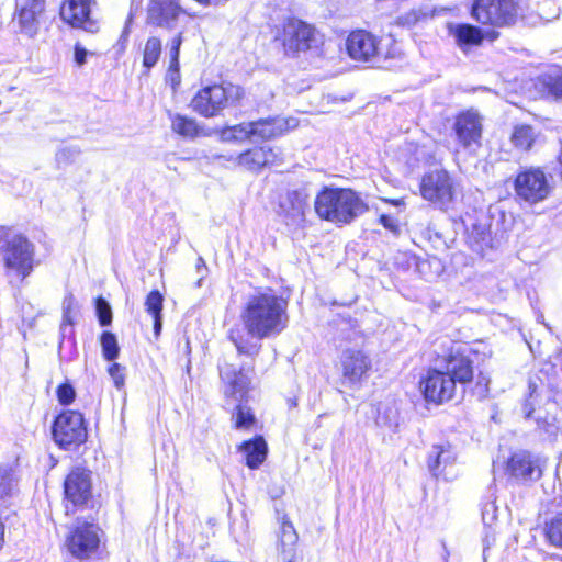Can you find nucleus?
<instances>
[{
    "label": "nucleus",
    "mask_w": 562,
    "mask_h": 562,
    "mask_svg": "<svg viewBox=\"0 0 562 562\" xmlns=\"http://www.w3.org/2000/svg\"><path fill=\"white\" fill-rule=\"evenodd\" d=\"M289 302L271 288H258L247 296L241 312L246 330L259 338H274L289 324Z\"/></svg>",
    "instance_id": "1"
},
{
    "label": "nucleus",
    "mask_w": 562,
    "mask_h": 562,
    "mask_svg": "<svg viewBox=\"0 0 562 562\" xmlns=\"http://www.w3.org/2000/svg\"><path fill=\"white\" fill-rule=\"evenodd\" d=\"M314 210L319 218L342 226L363 215L369 207L351 189L324 187L315 198Z\"/></svg>",
    "instance_id": "2"
},
{
    "label": "nucleus",
    "mask_w": 562,
    "mask_h": 562,
    "mask_svg": "<svg viewBox=\"0 0 562 562\" xmlns=\"http://www.w3.org/2000/svg\"><path fill=\"white\" fill-rule=\"evenodd\" d=\"M471 16L483 25L495 27L533 22L528 0H474Z\"/></svg>",
    "instance_id": "3"
},
{
    "label": "nucleus",
    "mask_w": 562,
    "mask_h": 562,
    "mask_svg": "<svg viewBox=\"0 0 562 562\" xmlns=\"http://www.w3.org/2000/svg\"><path fill=\"white\" fill-rule=\"evenodd\" d=\"M35 247L26 236L0 226V261L5 274L22 280L31 274L34 267Z\"/></svg>",
    "instance_id": "4"
},
{
    "label": "nucleus",
    "mask_w": 562,
    "mask_h": 562,
    "mask_svg": "<svg viewBox=\"0 0 562 562\" xmlns=\"http://www.w3.org/2000/svg\"><path fill=\"white\" fill-rule=\"evenodd\" d=\"M250 372V368L241 367L236 370L232 364H225L220 369L221 379L225 383V396L237 403L232 415L236 429H250L257 422L254 412L247 405Z\"/></svg>",
    "instance_id": "5"
},
{
    "label": "nucleus",
    "mask_w": 562,
    "mask_h": 562,
    "mask_svg": "<svg viewBox=\"0 0 562 562\" xmlns=\"http://www.w3.org/2000/svg\"><path fill=\"white\" fill-rule=\"evenodd\" d=\"M346 48L350 58L358 61L379 64L381 60L396 57V47L393 38H378L364 30L351 32L346 40Z\"/></svg>",
    "instance_id": "6"
},
{
    "label": "nucleus",
    "mask_w": 562,
    "mask_h": 562,
    "mask_svg": "<svg viewBox=\"0 0 562 562\" xmlns=\"http://www.w3.org/2000/svg\"><path fill=\"white\" fill-rule=\"evenodd\" d=\"M243 97L244 90L238 86L212 85L198 91L191 101V106L200 115L213 117L218 115L229 102H236Z\"/></svg>",
    "instance_id": "7"
},
{
    "label": "nucleus",
    "mask_w": 562,
    "mask_h": 562,
    "mask_svg": "<svg viewBox=\"0 0 562 562\" xmlns=\"http://www.w3.org/2000/svg\"><path fill=\"white\" fill-rule=\"evenodd\" d=\"M420 195L439 210L447 211L456 198L453 179L448 171L436 169L426 172L419 183Z\"/></svg>",
    "instance_id": "8"
},
{
    "label": "nucleus",
    "mask_w": 562,
    "mask_h": 562,
    "mask_svg": "<svg viewBox=\"0 0 562 562\" xmlns=\"http://www.w3.org/2000/svg\"><path fill=\"white\" fill-rule=\"evenodd\" d=\"M55 443L64 450H74L87 440V427L83 415L77 411L59 414L52 427Z\"/></svg>",
    "instance_id": "9"
},
{
    "label": "nucleus",
    "mask_w": 562,
    "mask_h": 562,
    "mask_svg": "<svg viewBox=\"0 0 562 562\" xmlns=\"http://www.w3.org/2000/svg\"><path fill=\"white\" fill-rule=\"evenodd\" d=\"M514 189L518 199L529 204H536L549 196L552 187L542 169L530 167L517 173Z\"/></svg>",
    "instance_id": "10"
},
{
    "label": "nucleus",
    "mask_w": 562,
    "mask_h": 562,
    "mask_svg": "<svg viewBox=\"0 0 562 562\" xmlns=\"http://www.w3.org/2000/svg\"><path fill=\"white\" fill-rule=\"evenodd\" d=\"M308 201L310 193L305 187L288 191L280 200L278 215L290 229L296 231L304 226Z\"/></svg>",
    "instance_id": "11"
},
{
    "label": "nucleus",
    "mask_w": 562,
    "mask_h": 562,
    "mask_svg": "<svg viewBox=\"0 0 562 562\" xmlns=\"http://www.w3.org/2000/svg\"><path fill=\"white\" fill-rule=\"evenodd\" d=\"M99 546V528L90 522H78L66 539L69 553L80 560L91 558Z\"/></svg>",
    "instance_id": "12"
},
{
    "label": "nucleus",
    "mask_w": 562,
    "mask_h": 562,
    "mask_svg": "<svg viewBox=\"0 0 562 562\" xmlns=\"http://www.w3.org/2000/svg\"><path fill=\"white\" fill-rule=\"evenodd\" d=\"M420 391L427 402L441 404L453 397L457 385L454 380L441 370H428L419 383Z\"/></svg>",
    "instance_id": "13"
},
{
    "label": "nucleus",
    "mask_w": 562,
    "mask_h": 562,
    "mask_svg": "<svg viewBox=\"0 0 562 562\" xmlns=\"http://www.w3.org/2000/svg\"><path fill=\"white\" fill-rule=\"evenodd\" d=\"M340 370L342 373V384H360L371 369V359L362 350L348 348L345 349L339 358Z\"/></svg>",
    "instance_id": "14"
},
{
    "label": "nucleus",
    "mask_w": 562,
    "mask_h": 562,
    "mask_svg": "<svg viewBox=\"0 0 562 562\" xmlns=\"http://www.w3.org/2000/svg\"><path fill=\"white\" fill-rule=\"evenodd\" d=\"M317 34L315 29L297 19L289 20L283 30V46L289 54L306 50L316 46Z\"/></svg>",
    "instance_id": "15"
},
{
    "label": "nucleus",
    "mask_w": 562,
    "mask_h": 562,
    "mask_svg": "<svg viewBox=\"0 0 562 562\" xmlns=\"http://www.w3.org/2000/svg\"><path fill=\"white\" fill-rule=\"evenodd\" d=\"M446 342L449 345L447 348V352L439 355L438 358H441L446 363V374H449L453 380L454 384H465L472 381L473 379V367L471 359L464 355L461 350L460 345H456L451 340L442 341L441 346L445 347Z\"/></svg>",
    "instance_id": "16"
},
{
    "label": "nucleus",
    "mask_w": 562,
    "mask_h": 562,
    "mask_svg": "<svg viewBox=\"0 0 562 562\" xmlns=\"http://www.w3.org/2000/svg\"><path fill=\"white\" fill-rule=\"evenodd\" d=\"M453 130L459 144L467 150H475L481 146L482 121L480 115L468 110L460 113L454 121Z\"/></svg>",
    "instance_id": "17"
},
{
    "label": "nucleus",
    "mask_w": 562,
    "mask_h": 562,
    "mask_svg": "<svg viewBox=\"0 0 562 562\" xmlns=\"http://www.w3.org/2000/svg\"><path fill=\"white\" fill-rule=\"evenodd\" d=\"M183 9L178 0H150L147 5L146 23L165 30L176 29Z\"/></svg>",
    "instance_id": "18"
},
{
    "label": "nucleus",
    "mask_w": 562,
    "mask_h": 562,
    "mask_svg": "<svg viewBox=\"0 0 562 562\" xmlns=\"http://www.w3.org/2000/svg\"><path fill=\"white\" fill-rule=\"evenodd\" d=\"M65 495L74 505L85 504L91 496L90 473L82 469L72 470L64 482Z\"/></svg>",
    "instance_id": "19"
},
{
    "label": "nucleus",
    "mask_w": 562,
    "mask_h": 562,
    "mask_svg": "<svg viewBox=\"0 0 562 562\" xmlns=\"http://www.w3.org/2000/svg\"><path fill=\"white\" fill-rule=\"evenodd\" d=\"M93 3V0H67L60 8V16L74 27L90 30L92 26L90 13Z\"/></svg>",
    "instance_id": "20"
},
{
    "label": "nucleus",
    "mask_w": 562,
    "mask_h": 562,
    "mask_svg": "<svg viewBox=\"0 0 562 562\" xmlns=\"http://www.w3.org/2000/svg\"><path fill=\"white\" fill-rule=\"evenodd\" d=\"M528 389L529 395L522 404L525 418H533L540 429H543L550 435L553 434L557 430V426L554 424L555 418L548 413L543 414L542 409L537 407L540 401L536 384L530 382Z\"/></svg>",
    "instance_id": "21"
},
{
    "label": "nucleus",
    "mask_w": 562,
    "mask_h": 562,
    "mask_svg": "<svg viewBox=\"0 0 562 562\" xmlns=\"http://www.w3.org/2000/svg\"><path fill=\"white\" fill-rule=\"evenodd\" d=\"M277 537V550L281 560L283 562H295L299 536L294 526L286 516L282 517Z\"/></svg>",
    "instance_id": "22"
},
{
    "label": "nucleus",
    "mask_w": 562,
    "mask_h": 562,
    "mask_svg": "<svg viewBox=\"0 0 562 562\" xmlns=\"http://www.w3.org/2000/svg\"><path fill=\"white\" fill-rule=\"evenodd\" d=\"M457 452L450 443L434 445L428 453L429 472L438 477L448 465L456 462Z\"/></svg>",
    "instance_id": "23"
},
{
    "label": "nucleus",
    "mask_w": 562,
    "mask_h": 562,
    "mask_svg": "<svg viewBox=\"0 0 562 562\" xmlns=\"http://www.w3.org/2000/svg\"><path fill=\"white\" fill-rule=\"evenodd\" d=\"M228 338L234 344L239 355H245L250 358L259 355L262 347L260 341L265 339L259 338L245 328H232L228 333Z\"/></svg>",
    "instance_id": "24"
},
{
    "label": "nucleus",
    "mask_w": 562,
    "mask_h": 562,
    "mask_svg": "<svg viewBox=\"0 0 562 562\" xmlns=\"http://www.w3.org/2000/svg\"><path fill=\"white\" fill-rule=\"evenodd\" d=\"M16 7L22 31L32 35L35 32L36 19L44 11V0H16Z\"/></svg>",
    "instance_id": "25"
},
{
    "label": "nucleus",
    "mask_w": 562,
    "mask_h": 562,
    "mask_svg": "<svg viewBox=\"0 0 562 562\" xmlns=\"http://www.w3.org/2000/svg\"><path fill=\"white\" fill-rule=\"evenodd\" d=\"M288 130V122L281 117H268L252 122L254 142L267 140Z\"/></svg>",
    "instance_id": "26"
},
{
    "label": "nucleus",
    "mask_w": 562,
    "mask_h": 562,
    "mask_svg": "<svg viewBox=\"0 0 562 562\" xmlns=\"http://www.w3.org/2000/svg\"><path fill=\"white\" fill-rule=\"evenodd\" d=\"M468 241L470 247L477 254L485 256V251L495 247L491 227L487 223H475L472 225Z\"/></svg>",
    "instance_id": "27"
},
{
    "label": "nucleus",
    "mask_w": 562,
    "mask_h": 562,
    "mask_svg": "<svg viewBox=\"0 0 562 562\" xmlns=\"http://www.w3.org/2000/svg\"><path fill=\"white\" fill-rule=\"evenodd\" d=\"M240 450L245 453L246 464L250 469H257L266 460L268 448L265 439L257 436L254 439L245 441L240 446Z\"/></svg>",
    "instance_id": "28"
},
{
    "label": "nucleus",
    "mask_w": 562,
    "mask_h": 562,
    "mask_svg": "<svg viewBox=\"0 0 562 562\" xmlns=\"http://www.w3.org/2000/svg\"><path fill=\"white\" fill-rule=\"evenodd\" d=\"M273 159L274 154L272 153V149L256 147L240 154L238 157V164L248 170H258L272 162Z\"/></svg>",
    "instance_id": "29"
},
{
    "label": "nucleus",
    "mask_w": 562,
    "mask_h": 562,
    "mask_svg": "<svg viewBox=\"0 0 562 562\" xmlns=\"http://www.w3.org/2000/svg\"><path fill=\"white\" fill-rule=\"evenodd\" d=\"M450 32L461 49L480 45L484 38L482 30L471 24H457L450 29Z\"/></svg>",
    "instance_id": "30"
},
{
    "label": "nucleus",
    "mask_w": 562,
    "mask_h": 562,
    "mask_svg": "<svg viewBox=\"0 0 562 562\" xmlns=\"http://www.w3.org/2000/svg\"><path fill=\"white\" fill-rule=\"evenodd\" d=\"M507 471L517 479H531L536 465L528 452L520 451L512 456L507 463Z\"/></svg>",
    "instance_id": "31"
},
{
    "label": "nucleus",
    "mask_w": 562,
    "mask_h": 562,
    "mask_svg": "<svg viewBox=\"0 0 562 562\" xmlns=\"http://www.w3.org/2000/svg\"><path fill=\"white\" fill-rule=\"evenodd\" d=\"M162 304L164 296L158 290L150 291L145 300V310L154 319V335L156 338L160 336L162 329Z\"/></svg>",
    "instance_id": "32"
},
{
    "label": "nucleus",
    "mask_w": 562,
    "mask_h": 562,
    "mask_svg": "<svg viewBox=\"0 0 562 562\" xmlns=\"http://www.w3.org/2000/svg\"><path fill=\"white\" fill-rule=\"evenodd\" d=\"M537 133L530 125H516L513 130L510 142L519 150H529L537 139Z\"/></svg>",
    "instance_id": "33"
},
{
    "label": "nucleus",
    "mask_w": 562,
    "mask_h": 562,
    "mask_svg": "<svg viewBox=\"0 0 562 562\" xmlns=\"http://www.w3.org/2000/svg\"><path fill=\"white\" fill-rule=\"evenodd\" d=\"M171 128L175 133L187 138H194L201 133V128L194 119L181 114L171 116Z\"/></svg>",
    "instance_id": "34"
},
{
    "label": "nucleus",
    "mask_w": 562,
    "mask_h": 562,
    "mask_svg": "<svg viewBox=\"0 0 562 562\" xmlns=\"http://www.w3.org/2000/svg\"><path fill=\"white\" fill-rule=\"evenodd\" d=\"M539 81L554 99L562 98V68H553L540 76Z\"/></svg>",
    "instance_id": "35"
},
{
    "label": "nucleus",
    "mask_w": 562,
    "mask_h": 562,
    "mask_svg": "<svg viewBox=\"0 0 562 562\" xmlns=\"http://www.w3.org/2000/svg\"><path fill=\"white\" fill-rule=\"evenodd\" d=\"M161 41L157 36H150L144 47L143 66L147 69L153 68L159 60L161 54Z\"/></svg>",
    "instance_id": "36"
},
{
    "label": "nucleus",
    "mask_w": 562,
    "mask_h": 562,
    "mask_svg": "<svg viewBox=\"0 0 562 562\" xmlns=\"http://www.w3.org/2000/svg\"><path fill=\"white\" fill-rule=\"evenodd\" d=\"M222 137L225 140H252V122L241 123L234 125L232 127H227L222 132Z\"/></svg>",
    "instance_id": "37"
},
{
    "label": "nucleus",
    "mask_w": 562,
    "mask_h": 562,
    "mask_svg": "<svg viewBox=\"0 0 562 562\" xmlns=\"http://www.w3.org/2000/svg\"><path fill=\"white\" fill-rule=\"evenodd\" d=\"M102 356L108 361L115 360L120 355L116 336L111 331H103L100 337Z\"/></svg>",
    "instance_id": "38"
},
{
    "label": "nucleus",
    "mask_w": 562,
    "mask_h": 562,
    "mask_svg": "<svg viewBox=\"0 0 562 562\" xmlns=\"http://www.w3.org/2000/svg\"><path fill=\"white\" fill-rule=\"evenodd\" d=\"M546 537L550 544L562 548V514L557 515L547 522Z\"/></svg>",
    "instance_id": "39"
},
{
    "label": "nucleus",
    "mask_w": 562,
    "mask_h": 562,
    "mask_svg": "<svg viewBox=\"0 0 562 562\" xmlns=\"http://www.w3.org/2000/svg\"><path fill=\"white\" fill-rule=\"evenodd\" d=\"M182 33H178L176 36H173L169 43V56H170V64H169V72H179L180 63H179V55H180V47L182 45Z\"/></svg>",
    "instance_id": "40"
},
{
    "label": "nucleus",
    "mask_w": 562,
    "mask_h": 562,
    "mask_svg": "<svg viewBox=\"0 0 562 562\" xmlns=\"http://www.w3.org/2000/svg\"><path fill=\"white\" fill-rule=\"evenodd\" d=\"M14 482L12 469L9 467H0V498L11 495Z\"/></svg>",
    "instance_id": "41"
},
{
    "label": "nucleus",
    "mask_w": 562,
    "mask_h": 562,
    "mask_svg": "<svg viewBox=\"0 0 562 562\" xmlns=\"http://www.w3.org/2000/svg\"><path fill=\"white\" fill-rule=\"evenodd\" d=\"M95 312L101 326H109L112 323V310L106 300L98 297L95 300Z\"/></svg>",
    "instance_id": "42"
},
{
    "label": "nucleus",
    "mask_w": 562,
    "mask_h": 562,
    "mask_svg": "<svg viewBox=\"0 0 562 562\" xmlns=\"http://www.w3.org/2000/svg\"><path fill=\"white\" fill-rule=\"evenodd\" d=\"M376 424L380 426L387 427L390 429L395 428L397 426L396 412L392 408H386L383 412L379 411Z\"/></svg>",
    "instance_id": "43"
},
{
    "label": "nucleus",
    "mask_w": 562,
    "mask_h": 562,
    "mask_svg": "<svg viewBox=\"0 0 562 562\" xmlns=\"http://www.w3.org/2000/svg\"><path fill=\"white\" fill-rule=\"evenodd\" d=\"M76 397L75 389L69 383H63L57 387V398L61 405H69Z\"/></svg>",
    "instance_id": "44"
},
{
    "label": "nucleus",
    "mask_w": 562,
    "mask_h": 562,
    "mask_svg": "<svg viewBox=\"0 0 562 562\" xmlns=\"http://www.w3.org/2000/svg\"><path fill=\"white\" fill-rule=\"evenodd\" d=\"M109 374L117 389H121L124 385L123 368L120 363L114 362L111 364L109 368Z\"/></svg>",
    "instance_id": "45"
},
{
    "label": "nucleus",
    "mask_w": 562,
    "mask_h": 562,
    "mask_svg": "<svg viewBox=\"0 0 562 562\" xmlns=\"http://www.w3.org/2000/svg\"><path fill=\"white\" fill-rule=\"evenodd\" d=\"M87 49L79 44L75 46V60L79 66H82L86 63L87 58Z\"/></svg>",
    "instance_id": "46"
},
{
    "label": "nucleus",
    "mask_w": 562,
    "mask_h": 562,
    "mask_svg": "<svg viewBox=\"0 0 562 562\" xmlns=\"http://www.w3.org/2000/svg\"><path fill=\"white\" fill-rule=\"evenodd\" d=\"M76 307V301L71 293L67 294L63 301V312L72 313Z\"/></svg>",
    "instance_id": "47"
},
{
    "label": "nucleus",
    "mask_w": 562,
    "mask_h": 562,
    "mask_svg": "<svg viewBox=\"0 0 562 562\" xmlns=\"http://www.w3.org/2000/svg\"><path fill=\"white\" fill-rule=\"evenodd\" d=\"M380 223L390 231H395L397 228L395 220L389 215H381Z\"/></svg>",
    "instance_id": "48"
},
{
    "label": "nucleus",
    "mask_w": 562,
    "mask_h": 562,
    "mask_svg": "<svg viewBox=\"0 0 562 562\" xmlns=\"http://www.w3.org/2000/svg\"><path fill=\"white\" fill-rule=\"evenodd\" d=\"M74 324V316L72 313H64L63 312V323L60 325V330L65 333L66 328L68 326H71Z\"/></svg>",
    "instance_id": "49"
},
{
    "label": "nucleus",
    "mask_w": 562,
    "mask_h": 562,
    "mask_svg": "<svg viewBox=\"0 0 562 562\" xmlns=\"http://www.w3.org/2000/svg\"><path fill=\"white\" fill-rule=\"evenodd\" d=\"M405 20L406 23L415 22L417 21V13L416 12H409L405 16L402 18Z\"/></svg>",
    "instance_id": "50"
},
{
    "label": "nucleus",
    "mask_w": 562,
    "mask_h": 562,
    "mask_svg": "<svg viewBox=\"0 0 562 562\" xmlns=\"http://www.w3.org/2000/svg\"><path fill=\"white\" fill-rule=\"evenodd\" d=\"M4 543V525L0 521V550Z\"/></svg>",
    "instance_id": "51"
},
{
    "label": "nucleus",
    "mask_w": 562,
    "mask_h": 562,
    "mask_svg": "<svg viewBox=\"0 0 562 562\" xmlns=\"http://www.w3.org/2000/svg\"><path fill=\"white\" fill-rule=\"evenodd\" d=\"M127 36H128V30H127V25H126L124 31H123V33H122V35H121L120 41L126 42L127 41Z\"/></svg>",
    "instance_id": "52"
},
{
    "label": "nucleus",
    "mask_w": 562,
    "mask_h": 562,
    "mask_svg": "<svg viewBox=\"0 0 562 562\" xmlns=\"http://www.w3.org/2000/svg\"><path fill=\"white\" fill-rule=\"evenodd\" d=\"M196 1L200 3H209L210 2V0H196Z\"/></svg>",
    "instance_id": "53"
}]
</instances>
